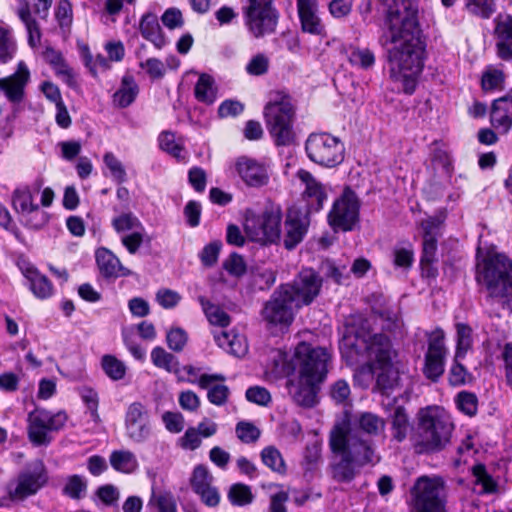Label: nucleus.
<instances>
[{
  "mask_svg": "<svg viewBox=\"0 0 512 512\" xmlns=\"http://www.w3.org/2000/svg\"><path fill=\"white\" fill-rule=\"evenodd\" d=\"M473 475L475 477V483L481 485L482 492L490 493L495 489V483L492 477L487 473L486 468L482 464L475 465L473 467Z\"/></svg>",
  "mask_w": 512,
  "mask_h": 512,
  "instance_id": "60",
  "label": "nucleus"
},
{
  "mask_svg": "<svg viewBox=\"0 0 512 512\" xmlns=\"http://www.w3.org/2000/svg\"><path fill=\"white\" fill-rule=\"evenodd\" d=\"M242 11L245 25L253 37L261 38L275 32L279 15L273 0H246Z\"/></svg>",
  "mask_w": 512,
  "mask_h": 512,
  "instance_id": "9",
  "label": "nucleus"
},
{
  "mask_svg": "<svg viewBox=\"0 0 512 512\" xmlns=\"http://www.w3.org/2000/svg\"><path fill=\"white\" fill-rule=\"evenodd\" d=\"M281 222V207L270 204L260 215L246 218L245 232L252 241L261 244H276L281 240Z\"/></svg>",
  "mask_w": 512,
  "mask_h": 512,
  "instance_id": "8",
  "label": "nucleus"
},
{
  "mask_svg": "<svg viewBox=\"0 0 512 512\" xmlns=\"http://www.w3.org/2000/svg\"><path fill=\"white\" fill-rule=\"evenodd\" d=\"M223 268L232 276L240 277L246 271L244 259L239 254H231L224 262Z\"/></svg>",
  "mask_w": 512,
  "mask_h": 512,
  "instance_id": "64",
  "label": "nucleus"
},
{
  "mask_svg": "<svg viewBox=\"0 0 512 512\" xmlns=\"http://www.w3.org/2000/svg\"><path fill=\"white\" fill-rule=\"evenodd\" d=\"M349 63L363 70H369L375 64L374 52L368 48H360L357 46H349L345 49Z\"/></svg>",
  "mask_w": 512,
  "mask_h": 512,
  "instance_id": "35",
  "label": "nucleus"
},
{
  "mask_svg": "<svg viewBox=\"0 0 512 512\" xmlns=\"http://www.w3.org/2000/svg\"><path fill=\"white\" fill-rule=\"evenodd\" d=\"M329 447L335 455L330 463L331 476L337 482L349 483L363 467L375 466L381 460L373 442L362 438L346 418L331 429Z\"/></svg>",
  "mask_w": 512,
  "mask_h": 512,
  "instance_id": "2",
  "label": "nucleus"
},
{
  "mask_svg": "<svg viewBox=\"0 0 512 512\" xmlns=\"http://www.w3.org/2000/svg\"><path fill=\"white\" fill-rule=\"evenodd\" d=\"M391 417L393 438L398 442H402L406 438L409 428L408 414L404 407L398 406L394 409Z\"/></svg>",
  "mask_w": 512,
  "mask_h": 512,
  "instance_id": "38",
  "label": "nucleus"
},
{
  "mask_svg": "<svg viewBox=\"0 0 512 512\" xmlns=\"http://www.w3.org/2000/svg\"><path fill=\"white\" fill-rule=\"evenodd\" d=\"M269 65V58L263 53H258L249 60L245 70L249 75L261 76L268 72Z\"/></svg>",
  "mask_w": 512,
  "mask_h": 512,
  "instance_id": "54",
  "label": "nucleus"
},
{
  "mask_svg": "<svg viewBox=\"0 0 512 512\" xmlns=\"http://www.w3.org/2000/svg\"><path fill=\"white\" fill-rule=\"evenodd\" d=\"M428 335V349L425 354L424 375L431 381H437L444 373L447 348L442 329H435Z\"/></svg>",
  "mask_w": 512,
  "mask_h": 512,
  "instance_id": "16",
  "label": "nucleus"
},
{
  "mask_svg": "<svg viewBox=\"0 0 512 512\" xmlns=\"http://www.w3.org/2000/svg\"><path fill=\"white\" fill-rule=\"evenodd\" d=\"M322 381L296 376L287 382L289 395L293 401L301 406L310 408L317 403L318 385Z\"/></svg>",
  "mask_w": 512,
  "mask_h": 512,
  "instance_id": "21",
  "label": "nucleus"
},
{
  "mask_svg": "<svg viewBox=\"0 0 512 512\" xmlns=\"http://www.w3.org/2000/svg\"><path fill=\"white\" fill-rule=\"evenodd\" d=\"M13 206L21 213H30L37 209L33 204L31 192L28 188L16 189L13 193Z\"/></svg>",
  "mask_w": 512,
  "mask_h": 512,
  "instance_id": "47",
  "label": "nucleus"
},
{
  "mask_svg": "<svg viewBox=\"0 0 512 512\" xmlns=\"http://www.w3.org/2000/svg\"><path fill=\"white\" fill-rule=\"evenodd\" d=\"M213 476L203 465H198L194 468L191 486L196 494L203 493V490L212 486Z\"/></svg>",
  "mask_w": 512,
  "mask_h": 512,
  "instance_id": "45",
  "label": "nucleus"
},
{
  "mask_svg": "<svg viewBox=\"0 0 512 512\" xmlns=\"http://www.w3.org/2000/svg\"><path fill=\"white\" fill-rule=\"evenodd\" d=\"M235 171L242 182L250 188H261L269 183L268 167L264 162L241 156L235 161Z\"/></svg>",
  "mask_w": 512,
  "mask_h": 512,
  "instance_id": "19",
  "label": "nucleus"
},
{
  "mask_svg": "<svg viewBox=\"0 0 512 512\" xmlns=\"http://www.w3.org/2000/svg\"><path fill=\"white\" fill-rule=\"evenodd\" d=\"M229 501L236 506H245L250 504L254 496L251 488L243 483L233 484L228 491Z\"/></svg>",
  "mask_w": 512,
  "mask_h": 512,
  "instance_id": "43",
  "label": "nucleus"
},
{
  "mask_svg": "<svg viewBox=\"0 0 512 512\" xmlns=\"http://www.w3.org/2000/svg\"><path fill=\"white\" fill-rule=\"evenodd\" d=\"M261 459L262 462L272 471L279 474H284L286 472V464L280 451L277 448L273 446L265 447L261 451Z\"/></svg>",
  "mask_w": 512,
  "mask_h": 512,
  "instance_id": "41",
  "label": "nucleus"
},
{
  "mask_svg": "<svg viewBox=\"0 0 512 512\" xmlns=\"http://www.w3.org/2000/svg\"><path fill=\"white\" fill-rule=\"evenodd\" d=\"M224 380L225 377L221 374H203L198 379V385L202 389H208L207 398L213 405L222 406L228 400L230 390L226 385L215 384L213 386H210L214 382Z\"/></svg>",
  "mask_w": 512,
  "mask_h": 512,
  "instance_id": "28",
  "label": "nucleus"
},
{
  "mask_svg": "<svg viewBox=\"0 0 512 512\" xmlns=\"http://www.w3.org/2000/svg\"><path fill=\"white\" fill-rule=\"evenodd\" d=\"M109 462L111 467L123 474H132L139 468V463L136 455L125 449L114 450L109 456Z\"/></svg>",
  "mask_w": 512,
  "mask_h": 512,
  "instance_id": "31",
  "label": "nucleus"
},
{
  "mask_svg": "<svg viewBox=\"0 0 512 512\" xmlns=\"http://www.w3.org/2000/svg\"><path fill=\"white\" fill-rule=\"evenodd\" d=\"M456 336H457V347H456V359H463L467 351L472 347L473 337L472 329L463 323L456 324Z\"/></svg>",
  "mask_w": 512,
  "mask_h": 512,
  "instance_id": "40",
  "label": "nucleus"
},
{
  "mask_svg": "<svg viewBox=\"0 0 512 512\" xmlns=\"http://www.w3.org/2000/svg\"><path fill=\"white\" fill-rule=\"evenodd\" d=\"M308 226L307 213L295 206L290 207L284 221V247L288 250L294 249L303 240Z\"/></svg>",
  "mask_w": 512,
  "mask_h": 512,
  "instance_id": "20",
  "label": "nucleus"
},
{
  "mask_svg": "<svg viewBox=\"0 0 512 512\" xmlns=\"http://www.w3.org/2000/svg\"><path fill=\"white\" fill-rule=\"evenodd\" d=\"M23 275L30 283V289L35 297L47 299L53 295L54 287L51 281L35 267L27 266L22 269Z\"/></svg>",
  "mask_w": 512,
  "mask_h": 512,
  "instance_id": "29",
  "label": "nucleus"
},
{
  "mask_svg": "<svg viewBox=\"0 0 512 512\" xmlns=\"http://www.w3.org/2000/svg\"><path fill=\"white\" fill-rule=\"evenodd\" d=\"M29 80L30 71L27 65L20 61L12 75L0 79V90L10 102L19 103L24 98V90Z\"/></svg>",
  "mask_w": 512,
  "mask_h": 512,
  "instance_id": "22",
  "label": "nucleus"
},
{
  "mask_svg": "<svg viewBox=\"0 0 512 512\" xmlns=\"http://www.w3.org/2000/svg\"><path fill=\"white\" fill-rule=\"evenodd\" d=\"M490 123L501 134H507L510 131L512 127V97L504 96L493 101Z\"/></svg>",
  "mask_w": 512,
  "mask_h": 512,
  "instance_id": "26",
  "label": "nucleus"
},
{
  "mask_svg": "<svg viewBox=\"0 0 512 512\" xmlns=\"http://www.w3.org/2000/svg\"><path fill=\"white\" fill-rule=\"evenodd\" d=\"M87 486V480L83 476L74 474L67 477L62 492L71 499L80 500L86 496Z\"/></svg>",
  "mask_w": 512,
  "mask_h": 512,
  "instance_id": "37",
  "label": "nucleus"
},
{
  "mask_svg": "<svg viewBox=\"0 0 512 512\" xmlns=\"http://www.w3.org/2000/svg\"><path fill=\"white\" fill-rule=\"evenodd\" d=\"M299 309L291 302L287 292L279 286L264 304L262 317L268 328L288 327L294 320L296 311Z\"/></svg>",
  "mask_w": 512,
  "mask_h": 512,
  "instance_id": "13",
  "label": "nucleus"
},
{
  "mask_svg": "<svg viewBox=\"0 0 512 512\" xmlns=\"http://www.w3.org/2000/svg\"><path fill=\"white\" fill-rule=\"evenodd\" d=\"M354 425L369 436H377L385 430V420L371 412H363L354 419Z\"/></svg>",
  "mask_w": 512,
  "mask_h": 512,
  "instance_id": "33",
  "label": "nucleus"
},
{
  "mask_svg": "<svg viewBox=\"0 0 512 512\" xmlns=\"http://www.w3.org/2000/svg\"><path fill=\"white\" fill-rule=\"evenodd\" d=\"M466 8L473 15L489 18L495 12V0H466Z\"/></svg>",
  "mask_w": 512,
  "mask_h": 512,
  "instance_id": "51",
  "label": "nucleus"
},
{
  "mask_svg": "<svg viewBox=\"0 0 512 512\" xmlns=\"http://www.w3.org/2000/svg\"><path fill=\"white\" fill-rule=\"evenodd\" d=\"M236 435L243 443H254L260 437V430L251 422L241 421L236 425Z\"/></svg>",
  "mask_w": 512,
  "mask_h": 512,
  "instance_id": "53",
  "label": "nucleus"
},
{
  "mask_svg": "<svg viewBox=\"0 0 512 512\" xmlns=\"http://www.w3.org/2000/svg\"><path fill=\"white\" fill-rule=\"evenodd\" d=\"M475 278L489 296L499 293L501 286L512 279V259L494 249L483 252L478 248Z\"/></svg>",
  "mask_w": 512,
  "mask_h": 512,
  "instance_id": "6",
  "label": "nucleus"
},
{
  "mask_svg": "<svg viewBox=\"0 0 512 512\" xmlns=\"http://www.w3.org/2000/svg\"><path fill=\"white\" fill-rule=\"evenodd\" d=\"M410 494L411 505L416 512H445L444 482L440 477L417 478Z\"/></svg>",
  "mask_w": 512,
  "mask_h": 512,
  "instance_id": "10",
  "label": "nucleus"
},
{
  "mask_svg": "<svg viewBox=\"0 0 512 512\" xmlns=\"http://www.w3.org/2000/svg\"><path fill=\"white\" fill-rule=\"evenodd\" d=\"M504 73L502 70L488 67L482 75V88L485 91L500 90L504 84Z\"/></svg>",
  "mask_w": 512,
  "mask_h": 512,
  "instance_id": "48",
  "label": "nucleus"
},
{
  "mask_svg": "<svg viewBox=\"0 0 512 512\" xmlns=\"http://www.w3.org/2000/svg\"><path fill=\"white\" fill-rule=\"evenodd\" d=\"M145 237V228L137 229L133 232L121 236V243L130 254H135L142 245Z\"/></svg>",
  "mask_w": 512,
  "mask_h": 512,
  "instance_id": "57",
  "label": "nucleus"
},
{
  "mask_svg": "<svg viewBox=\"0 0 512 512\" xmlns=\"http://www.w3.org/2000/svg\"><path fill=\"white\" fill-rule=\"evenodd\" d=\"M322 280L312 269H302L291 284L281 285L298 309L309 305L318 296Z\"/></svg>",
  "mask_w": 512,
  "mask_h": 512,
  "instance_id": "14",
  "label": "nucleus"
},
{
  "mask_svg": "<svg viewBox=\"0 0 512 512\" xmlns=\"http://www.w3.org/2000/svg\"><path fill=\"white\" fill-rule=\"evenodd\" d=\"M16 50L10 31L0 26V63H6L11 60Z\"/></svg>",
  "mask_w": 512,
  "mask_h": 512,
  "instance_id": "50",
  "label": "nucleus"
},
{
  "mask_svg": "<svg viewBox=\"0 0 512 512\" xmlns=\"http://www.w3.org/2000/svg\"><path fill=\"white\" fill-rule=\"evenodd\" d=\"M112 226L117 233L122 235L144 227L138 217L131 212L122 213L113 218Z\"/></svg>",
  "mask_w": 512,
  "mask_h": 512,
  "instance_id": "39",
  "label": "nucleus"
},
{
  "mask_svg": "<svg viewBox=\"0 0 512 512\" xmlns=\"http://www.w3.org/2000/svg\"><path fill=\"white\" fill-rule=\"evenodd\" d=\"M495 22L498 56L503 60L512 59V17H498Z\"/></svg>",
  "mask_w": 512,
  "mask_h": 512,
  "instance_id": "27",
  "label": "nucleus"
},
{
  "mask_svg": "<svg viewBox=\"0 0 512 512\" xmlns=\"http://www.w3.org/2000/svg\"><path fill=\"white\" fill-rule=\"evenodd\" d=\"M101 365L106 375L112 380H121L126 374L125 364L113 355H104Z\"/></svg>",
  "mask_w": 512,
  "mask_h": 512,
  "instance_id": "44",
  "label": "nucleus"
},
{
  "mask_svg": "<svg viewBox=\"0 0 512 512\" xmlns=\"http://www.w3.org/2000/svg\"><path fill=\"white\" fill-rule=\"evenodd\" d=\"M246 399L249 402L261 406H267L271 402L270 392L261 386H253L246 390Z\"/></svg>",
  "mask_w": 512,
  "mask_h": 512,
  "instance_id": "63",
  "label": "nucleus"
},
{
  "mask_svg": "<svg viewBox=\"0 0 512 512\" xmlns=\"http://www.w3.org/2000/svg\"><path fill=\"white\" fill-rule=\"evenodd\" d=\"M67 420L64 412L52 414L44 409H35L28 415V435L35 445H46L51 439L48 436L50 431L61 429Z\"/></svg>",
  "mask_w": 512,
  "mask_h": 512,
  "instance_id": "15",
  "label": "nucleus"
},
{
  "mask_svg": "<svg viewBox=\"0 0 512 512\" xmlns=\"http://www.w3.org/2000/svg\"><path fill=\"white\" fill-rule=\"evenodd\" d=\"M359 204L355 194L349 190L334 202L328 215L329 224L334 229L351 230L358 220Z\"/></svg>",
  "mask_w": 512,
  "mask_h": 512,
  "instance_id": "17",
  "label": "nucleus"
},
{
  "mask_svg": "<svg viewBox=\"0 0 512 512\" xmlns=\"http://www.w3.org/2000/svg\"><path fill=\"white\" fill-rule=\"evenodd\" d=\"M139 93V87L133 76L125 75L121 80L120 87L113 95V104L119 108L130 106Z\"/></svg>",
  "mask_w": 512,
  "mask_h": 512,
  "instance_id": "30",
  "label": "nucleus"
},
{
  "mask_svg": "<svg viewBox=\"0 0 512 512\" xmlns=\"http://www.w3.org/2000/svg\"><path fill=\"white\" fill-rule=\"evenodd\" d=\"M297 177L305 185L303 197L307 201L308 211H319L322 209L327 199V191L325 186L316 180L313 175L306 170H299Z\"/></svg>",
  "mask_w": 512,
  "mask_h": 512,
  "instance_id": "24",
  "label": "nucleus"
},
{
  "mask_svg": "<svg viewBox=\"0 0 512 512\" xmlns=\"http://www.w3.org/2000/svg\"><path fill=\"white\" fill-rule=\"evenodd\" d=\"M97 266L104 278L116 279L130 276L132 272L124 267L119 258L107 248H99L95 253Z\"/></svg>",
  "mask_w": 512,
  "mask_h": 512,
  "instance_id": "25",
  "label": "nucleus"
},
{
  "mask_svg": "<svg viewBox=\"0 0 512 512\" xmlns=\"http://www.w3.org/2000/svg\"><path fill=\"white\" fill-rule=\"evenodd\" d=\"M297 11L303 32L325 36L326 30L318 15L317 0H297Z\"/></svg>",
  "mask_w": 512,
  "mask_h": 512,
  "instance_id": "23",
  "label": "nucleus"
},
{
  "mask_svg": "<svg viewBox=\"0 0 512 512\" xmlns=\"http://www.w3.org/2000/svg\"><path fill=\"white\" fill-rule=\"evenodd\" d=\"M417 429L412 438L418 454L442 451L450 443L454 424L450 415L440 406H428L417 414Z\"/></svg>",
  "mask_w": 512,
  "mask_h": 512,
  "instance_id": "3",
  "label": "nucleus"
},
{
  "mask_svg": "<svg viewBox=\"0 0 512 512\" xmlns=\"http://www.w3.org/2000/svg\"><path fill=\"white\" fill-rule=\"evenodd\" d=\"M307 156L314 163L332 168L344 160V144L329 133H312L306 140Z\"/></svg>",
  "mask_w": 512,
  "mask_h": 512,
  "instance_id": "11",
  "label": "nucleus"
},
{
  "mask_svg": "<svg viewBox=\"0 0 512 512\" xmlns=\"http://www.w3.org/2000/svg\"><path fill=\"white\" fill-rule=\"evenodd\" d=\"M162 421L171 433H180L185 424L184 416L180 412L167 411L162 415Z\"/></svg>",
  "mask_w": 512,
  "mask_h": 512,
  "instance_id": "62",
  "label": "nucleus"
},
{
  "mask_svg": "<svg viewBox=\"0 0 512 512\" xmlns=\"http://www.w3.org/2000/svg\"><path fill=\"white\" fill-rule=\"evenodd\" d=\"M141 35L148 41L154 44L158 49L165 45V39L161 33V27L156 15L148 13L145 14L140 21Z\"/></svg>",
  "mask_w": 512,
  "mask_h": 512,
  "instance_id": "32",
  "label": "nucleus"
},
{
  "mask_svg": "<svg viewBox=\"0 0 512 512\" xmlns=\"http://www.w3.org/2000/svg\"><path fill=\"white\" fill-rule=\"evenodd\" d=\"M188 340L186 331L180 327L171 328L166 335L168 347L175 351L180 352L184 349Z\"/></svg>",
  "mask_w": 512,
  "mask_h": 512,
  "instance_id": "56",
  "label": "nucleus"
},
{
  "mask_svg": "<svg viewBox=\"0 0 512 512\" xmlns=\"http://www.w3.org/2000/svg\"><path fill=\"white\" fill-rule=\"evenodd\" d=\"M461 359L454 357V362L449 371L448 381L452 386H462L471 383L473 376L467 369L460 363Z\"/></svg>",
  "mask_w": 512,
  "mask_h": 512,
  "instance_id": "46",
  "label": "nucleus"
},
{
  "mask_svg": "<svg viewBox=\"0 0 512 512\" xmlns=\"http://www.w3.org/2000/svg\"><path fill=\"white\" fill-rule=\"evenodd\" d=\"M198 301L211 325L224 328L230 324L231 318L221 306L212 303L204 296H199Z\"/></svg>",
  "mask_w": 512,
  "mask_h": 512,
  "instance_id": "34",
  "label": "nucleus"
},
{
  "mask_svg": "<svg viewBox=\"0 0 512 512\" xmlns=\"http://www.w3.org/2000/svg\"><path fill=\"white\" fill-rule=\"evenodd\" d=\"M456 404L458 409L468 416H474L477 412L478 400L471 392H460L456 397Z\"/></svg>",
  "mask_w": 512,
  "mask_h": 512,
  "instance_id": "55",
  "label": "nucleus"
},
{
  "mask_svg": "<svg viewBox=\"0 0 512 512\" xmlns=\"http://www.w3.org/2000/svg\"><path fill=\"white\" fill-rule=\"evenodd\" d=\"M103 161L115 182L121 184L126 181L127 174L125 168L122 162L112 152L105 153Z\"/></svg>",
  "mask_w": 512,
  "mask_h": 512,
  "instance_id": "49",
  "label": "nucleus"
},
{
  "mask_svg": "<svg viewBox=\"0 0 512 512\" xmlns=\"http://www.w3.org/2000/svg\"><path fill=\"white\" fill-rule=\"evenodd\" d=\"M350 353L365 355L368 363L385 366L391 363L394 351L390 339L381 333L372 334L368 321H364L355 332Z\"/></svg>",
  "mask_w": 512,
  "mask_h": 512,
  "instance_id": "7",
  "label": "nucleus"
},
{
  "mask_svg": "<svg viewBox=\"0 0 512 512\" xmlns=\"http://www.w3.org/2000/svg\"><path fill=\"white\" fill-rule=\"evenodd\" d=\"M202 440L195 427L188 428L184 435L178 439V445L184 450H196L201 446Z\"/></svg>",
  "mask_w": 512,
  "mask_h": 512,
  "instance_id": "61",
  "label": "nucleus"
},
{
  "mask_svg": "<svg viewBox=\"0 0 512 512\" xmlns=\"http://www.w3.org/2000/svg\"><path fill=\"white\" fill-rule=\"evenodd\" d=\"M387 8L385 30L380 44L393 46L388 50L390 78L401 85L406 94L415 91L422 72L425 43L422 38L417 9L409 0H383Z\"/></svg>",
  "mask_w": 512,
  "mask_h": 512,
  "instance_id": "1",
  "label": "nucleus"
},
{
  "mask_svg": "<svg viewBox=\"0 0 512 512\" xmlns=\"http://www.w3.org/2000/svg\"><path fill=\"white\" fill-rule=\"evenodd\" d=\"M195 97L198 101L211 104L216 95L213 88V80L210 76L202 74L195 85Z\"/></svg>",
  "mask_w": 512,
  "mask_h": 512,
  "instance_id": "42",
  "label": "nucleus"
},
{
  "mask_svg": "<svg viewBox=\"0 0 512 512\" xmlns=\"http://www.w3.org/2000/svg\"><path fill=\"white\" fill-rule=\"evenodd\" d=\"M273 360L277 374H288L292 370L297 373L296 376L323 381L330 354L325 348L301 342L295 348L290 364H286L285 356L281 352H277Z\"/></svg>",
  "mask_w": 512,
  "mask_h": 512,
  "instance_id": "4",
  "label": "nucleus"
},
{
  "mask_svg": "<svg viewBox=\"0 0 512 512\" xmlns=\"http://www.w3.org/2000/svg\"><path fill=\"white\" fill-rule=\"evenodd\" d=\"M295 116L291 98L283 92H273L264 107L267 129L277 146H288L295 140Z\"/></svg>",
  "mask_w": 512,
  "mask_h": 512,
  "instance_id": "5",
  "label": "nucleus"
},
{
  "mask_svg": "<svg viewBox=\"0 0 512 512\" xmlns=\"http://www.w3.org/2000/svg\"><path fill=\"white\" fill-rule=\"evenodd\" d=\"M83 58L86 67L89 68L93 76H96L99 70L105 71L110 67L109 60L107 58L100 54L93 57L88 48L84 49Z\"/></svg>",
  "mask_w": 512,
  "mask_h": 512,
  "instance_id": "59",
  "label": "nucleus"
},
{
  "mask_svg": "<svg viewBox=\"0 0 512 512\" xmlns=\"http://www.w3.org/2000/svg\"><path fill=\"white\" fill-rule=\"evenodd\" d=\"M47 479L43 462L35 460L18 474L16 480L8 484V495L12 500H23L36 494L45 485Z\"/></svg>",
  "mask_w": 512,
  "mask_h": 512,
  "instance_id": "12",
  "label": "nucleus"
},
{
  "mask_svg": "<svg viewBox=\"0 0 512 512\" xmlns=\"http://www.w3.org/2000/svg\"><path fill=\"white\" fill-rule=\"evenodd\" d=\"M125 429L127 437L134 443H143L151 435V425L148 412L139 403H132L126 412Z\"/></svg>",
  "mask_w": 512,
  "mask_h": 512,
  "instance_id": "18",
  "label": "nucleus"
},
{
  "mask_svg": "<svg viewBox=\"0 0 512 512\" xmlns=\"http://www.w3.org/2000/svg\"><path fill=\"white\" fill-rule=\"evenodd\" d=\"M149 505L154 507L156 512H177L176 502L169 493L153 494Z\"/></svg>",
  "mask_w": 512,
  "mask_h": 512,
  "instance_id": "52",
  "label": "nucleus"
},
{
  "mask_svg": "<svg viewBox=\"0 0 512 512\" xmlns=\"http://www.w3.org/2000/svg\"><path fill=\"white\" fill-rule=\"evenodd\" d=\"M159 146L176 158L182 157L183 147L176 142L175 135L171 132H162L159 136Z\"/></svg>",
  "mask_w": 512,
  "mask_h": 512,
  "instance_id": "58",
  "label": "nucleus"
},
{
  "mask_svg": "<svg viewBox=\"0 0 512 512\" xmlns=\"http://www.w3.org/2000/svg\"><path fill=\"white\" fill-rule=\"evenodd\" d=\"M151 361L156 367L164 369L169 373L178 374L180 372L176 357L160 346L152 349Z\"/></svg>",
  "mask_w": 512,
  "mask_h": 512,
  "instance_id": "36",
  "label": "nucleus"
}]
</instances>
